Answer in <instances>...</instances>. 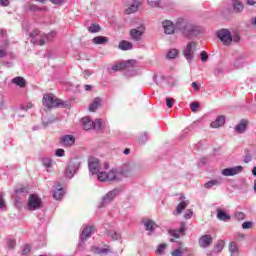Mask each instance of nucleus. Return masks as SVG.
<instances>
[{"label": "nucleus", "mask_w": 256, "mask_h": 256, "mask_svg": "<svg viewBox=\"0 0 256 256\" xmlns=\"http://www.w3.org/2000/svg\"><path fill=\"white\" fill-rule=\"evenodd\" d=\"M176 29L181 31L185 37H193L197 33V26L183 18L177 20Z\"/></svg>", "instance_id": "f257e3e1"}, {"label": "nucleus", "mask_w": 256, "mask_h": 256, "mask_svg": "<svg viewBox=\"0 0 256 256\" xmlns=\"http://www.w3.org/2000/svg\"><path fill=\"white\" fill-rule=\"evenodd\" d=\"M31 43L34 45L43 46L47 41H51V37H55V34L51 33L49 35L41 34L39 30H33L30 33Z\"/></svg>", "instance_id": "f03ea898"}, {"label": "nucleus", "mask_w": 256, "mask_h": 256, "mask_svg": "<svg viewBox=\"0 0 256 256\" xmlns=\"http://www.w3.org/2000/svg\"><path fill=\"white\" fill-rule=\"evenodd\" d=\"M42 103L44 107L48 109H53V107H65V102L61 99L54 98L53 94L44 95Z\"/></svg>", "instance_id": "7ed1b4c3"}, {"label": "nucleus", "mask_w": 256, "mask_h": 256, "mask_svg": "<svg viewBox=\"0 0 256 256\" xmlns=\"http://www.w3.org/2000/svg\"><path fill=\"white\" fill-rule=\"evenodd\" d=\"M43 207V201L37 196V194H31L28 198L27 209L28 211H36Z\"/></svg>", "instance_id": "20e7f679"}, {"label": "nucleus", "mask_w": 256, "mask_h": 256, "mask_svg": "<svg viewBox=\"0 0 256 256\" xmlns=\"http://www.w3.org/2000/svg\"><path fill=\"white\" fill-rule=\"evenodd\" d=\"M141 169L137 164H124L121 171H120V177L123 179V177H131L133 173H137Z\"/></svg>", "instance_id": "39448f33"}, {"label": "nucleus", "mask_w": 256, "mask_h": 256, "mask_svg": "<svg viewBox=\"0 0 256 256\" xmlns=\"http://www.w3.org/2000/svg\"><path fill=\"white\" fill-rule=\"evenodd\" d=\"M135 65H137V61H135L134 59L122 61L113 65L112 71H123V69H129V67H135Z\"/></svg>", "instance_id": "423d86ee"}, {"label": "nucleus", "mask_w": 256, "mask_h": 256, "mask_svg": "<svg viewBox=\"0 0 256 256\" xmlns=\"http://www.w3.org/2000/svg\"><path fill=\"white\" fill-rule=\"evenodd\" d=\"M218 38L224 45H231L233 41V37L231 36V32L227 29H222L218 32Z\"/></svg>", "instance_id": "0eeeda50"}, {"label": "nucleus", "mask_w": 256, "mask_h": 256, "mask_svg": "<svg viewBox=\"0 0 256 256\" xmlns=\"http://www.w3.org/2000/svg\"><path fill=\"white\" fill-rule=\"evenodd\" d=\"M197 47V43L190 42L187 44L186 48L183 51V55L187 61H191L193 59V53H195V48Z\"/></svg>", "instance_id": "6e6552de"}, {"label": "nucleus", "mask_w": 256, "mask_h": 256, "mask_svg": "<svg viewBox=\"0 0 256 256\" xmlns=\"http://www.w3.org/2000/svg\"><path fill=\"white\" fill-rule=\"evenodd\" d=\"M143 33H145V28L143 26H139L130 30V37L133 41H141V37H143Z\"/></svg>", "instance_id": "1a4fd4ad"}, {"label": "nucleus", "mask_w": 256, "mask_h": 256, "mask_svg": "<svg viewBox=\"0 0 256 256\" xmlns=\"http://www.w3.org/2000/svg\"><path fill=\"white\" fill-rule=\"evenodd\" d=\"M243 171V166H236L233 168H225L222 170V175L225 177H233V175H239Z\"/></svg>", "instance_id": "9d476101"}, {"label": "nucleus", "mask_w": 256, "mask_h": 256, "mask_svg": "<svg viewBox=\"0 0 256 256\" xmlns=\"http://www.w3.org/2000/svg\"><path fill=\"white\" fill-rule=\"evenodd\" d=\"M88 166H89V171L90 173H92V175H97V173H99V169H100L99 159L91 158Z\"/></svg>", "instance_id": "9b49d317"}, {"label": "nucleus", "mask_w": 256, "mask_h": 256, "mask_svg": "<svg viewBox=\"0 0 256 256\" xmlns=\"http://www.w3.org/2000/svg\"><path fill=\"white\" fill-rule=\"evenodd\" d=\"M162 27L164 29V32L166 35H173L175 33V29H177V26L173 25L171 20H165L162 22Z\"/></svg>", "instance_id": "f8f14e48"}, {"label": "nucleus", "mask_w": 256, "mask_h": 256, "mask_svg": "<svg viewBox=\"0 0 256 256\" xmlns=\"http://www.w3.org/2000/svg\"><path fill=\"white\" fill-rule=\"evenodd\" d=\"M91 251L95 255H107V253H111V247L109 245H104V248L92 246Z\"/></svg>", "instance_id": "ddd939ff"}, {"label": "nucleus", "mask_w": 256, "mask_h": 256, "mask_svg": "<svg viewBox=\"0 0 256 256\" xmlns=\"http://www.w3.org/2000/svg\"><path fill=\"white\" fill-rule=\"evenodd\" d=\"M77 169H79V164L74 162H70L66 168V176L71 179L75 173H77Z\"/></svg>", "instance_id": "4468645a"}, {"label": "nucleus", "mask_w": 256, "mask_h": 256, "mask_svg": "<svg viewBox=\"0 0 256 256\" xmlns=\"http://www.w3.org/2000/svg\"><path fill=\"white\" fill-rule=\"evenodd\" d=\"M119 193H121V189L119 188H115L112 191L108 192L103 198V203H111V201H113V198L116 195H119Z\"/></svg>", "instance_id": "2eb2a0df"}, {"label": "nucleus", "mask_w": 256, "mask_h": 256, "mask_svg": "<svg viewBox=\"0 0 256 256\" xmlns=\"http://www.w3.org/2000/svg\"><path fill=\"white\" fill-rule=\"evenodd\" d=\"M61 143L63 147H71L75 145V137L72 135H66L61 138Z\"/></svg>", "instance_id": "dca6fc26"}, {"label": "nucleus", "mask_w": 256, "mask_h": 256, "mask_svg": "<svg viewBox=\"0 0 256 256\" xmlns=\"http://www.w3.org/2000/svg\"><path fill=\"white\" fill-rule=\"evenodd\" d=\"M103 105V100L100 97L94 98L93 102L89 105V111L95 113L99 107Z\"/></svg>", "instance_id": "f3484780"}, {"label": "nucleus", "mask_w": 256, "mask_h": 256, "mask_svg": "<svg viewBox=\"0 0 256 256\" xmlns=\"http://www.w3.org/2000/svg\"><path fill=\"white\" fill-rule=\"evenodd\" d=\"M213 243L211 235H204L199 239L200 247H209Z\"/></svg>", "instance_id": "a211bd4d"}, {"label": "nucleus", "mask_w": 256, "mask_h": 256, "mask_svg": "<svg viewBox=\"0 0 256 256\" xmlns=\"http://www.w3.org/2000/svg\"><path fill=\"white\" fill-rule=\"evenodd\" d=\"M225 125V116H218L215 121L210 124L212 129H219V127H223Z\"/></svg>", "instance_id": "6ab92c4d"}, {"label": "nucleus", "mask_w": 256, "mask_h": 256, "mask_svg": "<svg viewBox=\"0 0 256 256\" xmlns=\"http://www.w3.org/2000/svg\"><path fill=\"white\" fill-rule=\"evenodd\" d=\"M12 83L14 85H17L21 89H24V87H27V80H25V78H23L21 76H17L15 78H13Z\"/></svg>", "instance_id": "aec40b11"}, {"label": "nucleus", "mask_w": 256, "mask_h": 256, "mask_svg": "<svg viewBox=\"0 0 256 256\" xmlns=\"http://www.w3.org/2000/svg\"><path fill=\"white\" fill-rule=\"evenodd\" d=\"M169 235H171V237H174V239H179L182 236L185 235V226H182L180 229L178 230H169L168 231Z\"/></svg>", "instance_id": "412c9836"}, {"label": "nucleus", "mask_w": 256, "mask_h": 256, "mask_svg": "<svg viewBox=\"0 0 256 256\" xmlns=\"http://www.w3.org/2000/svg\"><path fill=\"white\" fill-rule=\"evenodd\" d=\"M108 181H121V173L115 170H110L108 173Z\"/></svg>", "instance_id": "4be33fe9"}, {"label": "nucleus", "mask_w": 256, "mask_h": 256, "mask_svg": "<svg viewBox=\"0 0 256 256\" xmlns=\"http://www.w3.org/2000/svg\"><path fill=\"white\" fill-rule=\"evenodd\" d=\"M118 48L121 49V51H131V49H133V43L127 40H122L120 41Z\"/></svg>", "instance_id": "5701e85b"}, {"label": "nucleus", "mask_w": 256, "mask_h": 256, "mask_svg": "<svg viewBox=\"0 0 256 256\" xmlns=\"http://www.w3.org/2000/svg\"><path fill=\"white\" fill-rule=\"evenodd\" d=\"M93 231H94L93 226H88L84 228L81 234V240L83 241V240L89 239V237L93 235Z\"/></svg>", "instance_id": "b1692460"}, {"label": "nucleus", "mask_w": 256, "mask_h": 256, "mask_svg": "<svg viewBox=\"0 0 256 256\" xmlns=\"http://www.w3.org/2000/svg\"><path fill=\"white\" fill-rule=\"evenodd\" d=\"M92 43H94V45H105L106 43H109V38L105 36H96L93 38Z\"/></svg>", "instance_id": "393cba45"}, {"label": "nucleus", "mask_w": 256, "mask_h": 256, "mask_svg": "<svg viewBox=\"0 0 256 256\" xmlns=\"http://www.w3.org/2000/svg\"><path fill=\"white\" fill-rule=\"evenodd\" d=\"M247 125H249V121L243 119L240 123L235 127V131L237 133H245V129H247Z\"/></svg>", "instance_id": "a878e982"}, {"label": "nucleus", "mask_w": 256, "mask_h": 256, "mask_svg": "<svg viewBox=\"0 0 256 256\" xmlns=\"http://www.w3.org/2000/svg\"><path fill=\"white\" fill-rule=\"evenodd\" d=\"M82 126L85 131H90V129H93V122L89 117L82 118Z\"/></svg>", "instance_id": "bb28decb"}, {"label": "nucleus", "mask_w": 256, "mask_h": 256, "mask_svg": "<svg viewBox=\"0 0 256 256\" xmlns=\"http://www.w3.org/2000/svg\"><path fill=\"white\" fill-rule=\"evenodd\" d=\"M139 5H141V3L137 1L134 2L130 7L125 10L126 15H131V13H137V11L139 10Z\"/></svg>", "instance_id": "cd10ccee"}, {"label": "nucleus", "mask_w": 256, "mask_h": 256, "mask_svg": "<svg viewBox=\"0 0 256 256\" xmlns=\"http://www.w3.org/2000/svg\"><path fill=\"white\" fill-rule=\"evenodd\" d=\"M189 205V202H180L177 207L176 210L174 211V215H181V213H183L184 209Z\"/></svg>", "instance_id": "c85d7f7f"}, {"label": "nucleus", "mask_w": 256, "mask_h": 256, "mask_svg": "<svg viewBox=\"0 0 256 256\" xmlns=\"http://www.w3.org/2000/svg\"><path fill=\"white\" fill-rule=\"evenodd\" d=\"M217 219H219L220 221H229V219H231V216H229L227 214V212L218 209L217 210Z\"/></svg>", "instance_id": "c756f323"}, {"label": "nucleus", "mask_w": 256, "mask_h": 256, "mask_svg": "<svg viewBox=\"0 0 256 256\" xmlns=\"http://www.w3.org/2000/svg\"><path fill=\"white\" fill-rule=\"evenodd\" d=\"M57 191L53 193V198L56 199V201H59V199H63V188L61 187V184L57 186Z\"/></svg>", "instance_id": "7c9ffc66"}, {"label": "nucleus", "mask_w": 256, "mask_h": 256, "mask_svg": "<svg viewBox=\"0 0 256 256\" xmlns=\"http://www.w3.org/2000/svg\"><path fill=\"white\" fill-rule=\"evenodd\" d=\"M229 251H230V253H232L231 256H238L239 255V253H238L239 248H237V244H235V242H231L229 244Z\"/></svg>", "instance_id": "2f4dec72"}, {"label": "nucleus", "mask_w": 256, "mask_h": 256, "mask_svg": "<svg viewBox=\"0 0 256 256\" xmlns=\"http://www.w3.org/2000/svg\"><path fill=\"white\" fill-rule=\"evenodd\" d=\"M144 225L147 231H153L157 227V224L153 220L146 221Z\"/></svg>", "instance_id": "473e14b6"}, {"label": "nucleus", "mask_w": 256, "mask_h": 256, "mask_svg": "<svg viewBox=\"0 0 256 256\" xmlns=\"http://www.w3.org/2000/svg\"><path fill=\"white\" fill-rule=\"evenodd\" d=\"M243 9H245V6L243 5L242 2L240 1L234 2V11H236L237 13H241Z\"/></svg>", "instance_id": "72a5a7b5"}, {"label": "nucleus", "mask_w": 256, "mask_h": 256, "mask_svg": "<svg viewBox=\"0 0 256 256\" xmlns=\"http://www.w3.org/2000/svg\"><path fill=\"white\" fill-rule=\"evenodd\" d=\"M101 127H103V120L102 119H96L93 122V129H95V131H101Z\"/></svg>", "instance_id": "f704fd0d"}, {"label": "nucleus", "mask_w": 256, "mask_h": 256, "mask_svg": "<svg viewBox=\"0 0 256 256\" xmlns=\"http://www.w3.org/2000/svg\"><path fill=\"white\" fill-rule=\"evenodd\" d=\"M179 55V50L170 49L167 53V59H175Z\"/></svg>", "instance_id": "c9c22d12"}, {"label": "nucleus", "mask_w": 256, "mask_h": 256, "mask_svg": "<svg viewBox=\"0 0 256 256\" xmlns=\"http://www.w3.org/2000/svg\"><path fill=\"white\" fill-rule=\"evenodd\" d=\"M88 31L90 33H99L101 31V26L99 24H92L89 28Z\"/></svg>", "instance_id": "e433bc0d"}, {"label": "nucleus", "mask_w": 256, "mask_h": 256, "mask_svg": "<svg viewBox=\"0 0 256 256\" xmlns=\"http://www.w3.org/2000/svg\"><path fill=\"white\" fill-rule=\"evenodd\" d=\"M225 247V242L223 240H219L215 245V250L218 253H221L223 251V248Z\"/></svg>", "instance_id": "4c0bfd02"}, {"label": "nucleus", "mask_w": 256, "mask_h": 256, "mask_svg": "<svg viewBox=\"0 0 256 256\" xmlns=\"http://www.w3.org/2000/svg\"><path fill=\"white\" fill-rule=\"evenodd\" d=\"M215 185H219L218 180H210L204 184L205 189H211V187H215Z\"/></svg>", "instance_id": "58836bf2"}, {"label": "nucleus", "mask_w": 256, "mask_h": 256, "mask_svg": "<svg viewBox=\"0 0 256 256\" xmlns=\"http://www.w3.org/2000/svg\"><path fill=\"white\" fill-rule=\"evenodd\" d=\"M166 247H167V244H160L156 249L157 255H163V253H165Z\"/></svg>", "instance_id": "ea45409f"}, {"label": "nucleus", "mask_w": 256, "mask_h": 256, "mask_svg": "<svg viewBox=\"0 0 256 256\" xmlns=\"http://www.w3.org/2000/svg\"><path fill=\"white\" fill-rule=\"evenodd\" d=\"M185 249H183L182 247H179L178 249L174 250L171 252L172 256H183Z\"/></svg>", "instance_id": "a19ab883"}, {"label": "nucleus", "mask_w": 256, "mask_h": 256, "mask_svg": "<svg viewBox=\"0 0 256 256\" xmlns=\"http://www.w3.org/2000/svg\"><path fill=\"white\" fill-rule=\"evenodd\" d=\"M97 177H98V180L100 181H108L107 172H99Z\"/></svg>", "instance_id": "79ce46f5"}, {"label": "nucleus", "mask_w": 256, "mask_h": 256, "mask_svg": "<svg viewBox=\"0 0 256 256\" xmlns=\"http://www.w3.org/2000/svg\"><path fill=\"white\" fill-rule=\"evenodd\" d=\"M148 5L150 7H159V5H161V0H148Z\"/></svg>", "instance_id": "37998d69"}, {"label": "nucleus", "mask_w": 256, "mask_h": 256, "mask_svg": "<svg viewBox=\"0 0 256 256\" xmlns=\"http://www.w3.org/2000/svg\"><path fill=\"white\" fill-rule=\"evenodd\" d=\"M166 105L169 109H171L173 107V105H175V99L173 98H167L166 99Z\"/></svg>", "instance_id": "c03bdc74"}, {"label": "nucleus", "mask_w": 256, "mask_h": 256, "mask_svg": "<svg viewBox=\"0 0 256 256\" xmlns=\"http://www.w3.org/2000/svg\"><path fill=\"white\" fill-rule=\"evenodd\" d=\"M190 109L193 113H195L197 109H199V102H193L190 106Z\"/></svg>", "instance_id": "a18cd8bd"}, {"label": "nucleus", "mask_w": 256, "mask_h": 256, "mask_svg": "<svg viewBox=\"0 0 256 256\" xmlns=\"http://www.w3.org/2000/svg\"><path fill=\"white\" fill-rule=\"evenodd\" d=\"M43 165L44 167H46L47 169H51V167H53V163L51 162V160L46 159L43 161Z\"/></svg>", "instance_id": "49530a36"}, {"label": "nucleus", "mask_w": 256, "mask_h": 256, "mask_svg": "<svg viewBox=\"0 0 256 256\" xmlns=\"http://www.w3.org/2000/svg\"><path fill=\"white\" fill-rule=\"evenodd\" d=\"M30 252H31V245H29V244L25 245L23 250H22V254L27 255Z\"/></svg>", "instance_id": "de8ad7c7"}, {"label": "nucleus", "mask_w": 256, "mask_h": 256, "mask_svg": "<svg viewBox=\"0 0 256 256\" xmlns=\"http://www.w3.org/2000/svg\"><path fill=\"white\" fill-rule=\"evenodd\" d=\"M193 217V210L189 209L184 214V219H191Z\"/></svg>", "instance_id": "09e8293b"}, {"label": "nucleus", "mask_w": 256, "mask_h": 256, "mask_svg": "<svg viewBox=\"0 0 256 256\" xmlns=\"http://www.w3.org/2000/svg\"><path fill=\"white\" fill-rule=\"evenodd\" d=\"M7 245L9 247V249H15L16 242H15V240L8 239Z\"/></svg>", "instance_id": "8fccbe9b"}, {"label": "nucleus", "mask_w": 256, "mask_h": 256, "mask_svg": "<svg viewBox=\"0 0 256 256\" xmlns=\"http://www.w3.org/2000/svg\"><path fill=\"white\" fill-rule=\"evenodd\" d=\"M7 57V49L0 47V59Z\"/></svg>", "instance_id": "3c124183"}, {"label": "nucleus", "mask_w": 256, "mask_h": 256, "mask_svg": "<svg viewBox=\"0 0 256 256\" xmlns=\"http://www.w3.org/2000/svg\"><path fill=\"white\" fill-rule=\"evenodd\" d=\"M55 155H56V157H63L65 155V150L59 148L56 150Z\"/></svg>", "instance_id": "603ef678"}, {"label": "nucleus", "mask_w": 256, "mask_h": 256, "mask_svg": "<svg viewBox=\"0 0 256 256\" xmlns=\"http://www.w3.org/2000/svg\"><path fill=\"white\" fill-rule=\"evenodd\" d=\"M200 57H201V61H203L205 63V61H207V59H209V55L207 54V52L203 51L201 54H200Z\"/></svg>", "instance_id": "864d4df0"}, {"label": "nucleus", "mask_w": 256, "mask_h": 256, "mask_svg": "<svg viewBox=\"0 0 256 256\" xmlns=\"http://www.w3.org/2000/svg\"><path fill=\"white\" fill-rule=\"evenodd\" d=\"M109 236L112 237V239H114V241H117V239H119V234H117L116 232H113V231L109 232Z\"/></svg>", "instance_id": "5fc2aeb1"}, {"label": "nucleus", "mask_w": 256, "mask_h": 256, "mask_svg": "<svg viewBox=\"0 0 256 256\" xmlns=\"http://www.w3.org/2000/svg\"><path fill=\"white\" fill-rule=\"evenodd\" d=\"M252 225H253V223H251V222H244L242 224V229H251Z\"/></svg>", "instance_id": "6e6d98bb"}, {"label": "nucleus", "mask_w": 256, "mask_h": 256, "mask_svg": "<svg viewBox=\"0 0 256 256\" xmlns=\"http://www.w3.org/2000/svg\"><path fill=\"white\" fill-rule=\"evenodd\" d=\"M16 193H27V188L26 187H19L15 190Z\"/></svg>", "instance_id": "4d7b16f0"}, {"label": "nucleus", "mask_w": 256, "mask_h": 256, "mask_svg": "<svg viewBox=\"0 0 256 256\" xmlns=\"http://www.w3.org/2000/svg\"><path fill=\"white\" fill-rule=\"evenodd\" d=\"M0 7H9V0H0Z\"/></svg>", "instance_id": "13d9d810"}, {"label": "nucleus", "mask_w": 256, "mask_h": 256, "mask_svg": "<svg viewBox=\"0 0 256 256\" xmlns=\"http://www.w3.org/2000/svg\"><path fill=\"white\" fill-rule=\"evenodd\" d=\"M236 218H238L239 220L245 219V214L242 212H237Z\"/></svg>", "instance_id": "bf43d9fd"}, {"label": "nucleus", "mask_w": 256, "mask_h": 256, "mask_svg": "<svg viewBox=\"0 0 256 256\" xmlns=\"http://www.w3.org/2000/svg\"><path fill=\"white\" fill-rule=\"evenodd\" d=\"M192 87L195 89V91H199V89H201V84H197V82H193Z\"/></svg>", "instance_id": "052dcab7"}, {"label": "nucleus", "mask_w": 256, "mask_h": 256, "mask_svg": "<svg viewBox=\"0 0 256 256\" xmlns=\"http://www.w3.org/2000/svg\"><path fill=\"white\" fill-rule=\"evenodd\" d=\"M0 209H5V200L1 195H0Z\"/></svg>", "instance_id": "680f3d73"}, {"label": "nucleus", "mask_w": 256, "mask_h": 256, "mask_svg": "<svg viewBox=\"0 0 256 256\" xmlns=\"http://www.w3.org/2000/svg\"><path fill=\"white\" fill-rule=\"evenodd\" d=\"M53 5H63V0H50Z\"/></svg>", "instance_id": "e2e57ef3"}, {"label": "nucleus", "mask_w": 256, "mask_h": 256, "mask_svg": "<svg viewBox=\"0 0 256 256\" xmlns=\"http://www.w3.org/2000/svg\"><path fill=\"white\" fill-rule=\"evenodd\" d=\"M84 77L85 79H89V77H91V72L89 70H84Z\"/></svg>", "instance_id": "0e129e2a"}, {"label": "nucleus", "mask_w": 256, "mask_h": 256, "mask_svg": "<svg viewBox=\"0 0 256 256\" xmlns=\"http://www.w3.org/2000/svg\"><path fill=\"white\" fill-rule=\"evenodd\" d=\"M251 162V155H246L244 158V163H249Z\"/></svg>", "instance_id": "69168bd1"}, {"label": "nucleus", "mask_w": 256, "mask_h": 256, "mask_svg": "<svg viewBox=\"0 0 256 256\" xmlns=\"http://www.w3.org/2000/svg\"><path fill=\"white\" fill-rule=\"evenodd\" d=\"M84 89H85V91H91V89H93V86H91V85H89V84H86V85L84 86Z\"/></svg>", "instance_id": "338daca9"}, {"label": "nucleus", "mask_w": 256, "mask_h": 256, "mask_svg": "<svg viewBox=\"0 0 256 256\" xmlns=\"http://www.w3.org/2000/svg\"><path fill=\"white\" fill-rule=\"evenodd\" d=\"M239 36H238V34H236V35H234V37L232 38V41H234L235 43H238V41H239Z\"/></svg>", "instance_id": "774afa93"}]
</instances>
